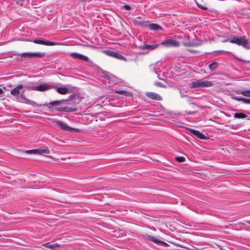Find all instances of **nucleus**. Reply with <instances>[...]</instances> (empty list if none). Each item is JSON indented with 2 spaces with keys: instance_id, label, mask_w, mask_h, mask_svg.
<instances>
[{
  "instance_id": "a211bd4d",
  "label": "nucleus",
  "mask_w": 250,
  "mask_h": 250,
  "mask_svg": "<svg viewBox=\"0 0 250 250\" xmlns=\"http://www.w3.org/2000/svg\"><path fill=\"white\" fill-rule=\"evenodd\" d=\"M23 85V88L26 89L28 90H35V87L36 86L34 85L32 83H27Z\"/></svg>"
},
{
  "instance_id": "f8f14e48",
  "label": "nucleus",
  "mask_w": 250,
  "mask_h": 250,
  "mask_svg": "<svg viewBox=\"0 0 250 250\" xmlns=\"http://www.w3.org/2000/svg\"><path fill=\"white\" fill-rule=\"evenodd\" d=\"M70 56L72 57H73V58H76L78 59L83 60L85 61H88L89 60L88 58L87 57L84 56L82 54L78 53H71L70 54Z\"/></svg>"
},
{
  "instance_id": "473e14b6",
  "label": "nucleus",
  "mask_w": 250,
  "mask_h": 250,
  "mask_svg": "<svg viewBox=\"0 0 250 250\" xmlns=\"http://www.w3.org/2000/svg\"><path fill=\"white\" fill-rule=\"evenodd\" d=\"M214 52H216L217 53H226L227 51H225L224 50H217V51H214Z\"/></svg>"
},
{
  "instance_id": "4468645a",
  "label": "nucleus",
  "mask_w": 250,
  "mask_h": 250,
  "mask_svg": "<svg viewBox=\"0 0 250 250\" xmlns=\"http://www.w3.org/2000/svg\"><path fill=\"white\" fill-rule=\"evenodd\" d=\"M62 101H55L53 102H50L48 104H42L43 106H46L48 107L49 108H51L52 106H57L61 104ZM40 106H42V105H40Z\"/></svg>"
},
{
  "instance_id": "1a4fd4ad",
  "label": "nucleus",
  "mask_w": 250,
  "mask_h": 250,
  "mask_svg": "<svg viewBox=\"0 0 250 250\" xmlns=\"http://www.w3.org/2000/svg\"><path fill=\"white\" fill-rule=\"evenodd\" d=\"M187 130L200 139H206V138L205 135L199 131L190 128H187Z\"/></svg>"
},
{
  "instance_id": "ddd939ff",
  "label": "nucleus",
  "mask_w": 250,
  "mask_h": 250,
  "mask_svg": "<svg viewBox=\"0 0 250 250\" xmlns=\"http://www.w3.org/2000/svg\"><path fill=\"white\" fill-rule=\"evenodd\" d=\"M106 53L109 56L114 57L115 58L119 59L120 60H124L125 59V58L124 56H123L122 55H120V54H119L117 52H114L112 51H106Z\"/></svg>"
},
{
  "instance_id": "c9c22d12",
  "label": "nucleus",
  "mask_w": 250,
  "mask_h": 250,
  "mask_svg": "<svg viewBox=\"0 0 250 250\" xmlns=\"http://www.w3.org/2000/svg\"><path fill=\"white\" fill-rule=\"evenodd\" d=\"M193 113H192V112H188V114H193Z\"/></svg>"
},
{
  "instance_id": "4be33fe9",
  "label": "nucleus",
  "mask_w": 250,
  "mask_h": 250,
  "mask_svg": "<svg viewBox=\"0 0 250 250\" xmlns=\"http://www.w3.org/2000/svg\"><path fill=\"white\" fill-rule=\"evenodd\" d=\"M147 239L155 243H161V241H159L156 237L152 235L147 236Z\"/></svg>"
},
{
  "instance_id": "7ed1b4c3",
  "label": "nucleus",
  "mask_w": 250,
  "mask_h": 250,
  "mask_svg": "<svg viewBox=\"0 0 250 250\" xmlns=\"http://www.w3.org/2000/svg\"><path fill=\"white\" fill-rule=\"evenodd\" d=\"M57 83H43L39 85L36 86L35 87L36 91H44L49 89L56 88Z\"/></svg>"
},
{
  "instance_id": "9d476101",
  "label": "nucleus",
  "mask_w": 250,
  "mask_h": 250,
  "mask_svg": "<svg viewBox=\"0 0 250 250\" xmlns=\"http://www.w3.org/2000/svg\"><path fill=\"white\" fill-rule=\"evenodd\" d=\"M34 43L36 44H42L45 45H55L57 44L56 42H49L47 41H44V40H41L39 39H35L34 40L32 41Z\"/></svg>"
},
{
  "instance_id": "cd10ccee",
  "label": "nucleus",
  "mask_w": 250,
  "mask_h": 250,
  "mask_svg": "<svg viewBox=\"0 0 250 250\" xmlns=\"http://www.w3.org/2000/svg\"><path fill=\"white\" fill-rule=\"evenodd\" d=\"M29 104V105H31L33 106H39V105L37 104L36 102H34V101H32L30 100H29L27 101V104Z\"/></svg>"
},
{
  "instance_id": "c85d7f7f",
  "label": "nucleus",
  "mask_w": 250,
  "mask_h": 250,
  "mask_svg": "<svg viewBox=\"0 0 250 250\" xmlns=\"http://www.w3.org/2000/svg\"><path fill=\"white\" fill-rule=\"evenodd\" d=\"M175 159L179 162H183L185 161V158L184 157H177Z\"/></svg>"
},
{
  "instance_id": "5701e85b",
  "label": "nucleus",
  "mask_w": 250,
  "mask_h": 250,
  "mask_svg": "<svg viewBox=\"0 0 250 250\" xmlns=\"http://www.w3.org/2000/svg\"><path fill=\"white\" fill-rule=\"evenodd\" d=\"M247 117V116L242 113H235L234 114V117L237 119H243Z\"/></svg>"
},
{
  "instance_id": "f3484780",
  "label": "nucleus",
  "mask_w": 250,
  "mask_h": 250,
  "mask_svg": "<svg viewBox=\"0 0 250 250\" xmlns=\"http://www.w3.org/2000/svg\"><path fill=\"white\" fill-rule=\"evenodd\" d=\"M233 99L239 102H242L244 104H250V98H241L239 97H235Z\"/></svg>"
},
{
  "instance_id": "f257e3e1",
  "label": "nucleus",
  "mask_w": 250,
  "mask_h": 250,
  "mask_svg": "<svg viewBox=\"0 0 250 250\" xmlns=\"http://www.w3.org/2000/svg\"><path fill=\"white\" fill-rule=\"evenodd\" d=\"M229 41L231 43L236 44L239 46H242L246 49H250V43L245 39L244 37H232L230 40L225 39L222 41V42H226Z\"/></svg>"
},
{
  "instance_id": "e433bc0d",
  "label": "nucleus",
  "mask_w": 250,
  "mask_h": 250,
  "mask_svg": "<svg viewBox=\"0 0 250 250\" xmlns=\"http://www.w3.org/2000/svg\"><path fill=\"white\" fill-rule=\"evenodd\" d=\"M247 222H248V223L250 224V221H248Z\"/></svg>"
},
{
  "instance_id": "b1692460",
  "label": "nucleus",
  "mask_w": 250,
  "mask_h": 250,
  "mask_svg": "<svg viewBox=\"0 0 250 250\" xmlns=\"http://www.w3.org/2000/svg\"><path fill=\"white\" fill-rule=\"evenodd\" d=\"M238 93L246 97H250V90H245L240 91L239 92H238Z\"/></svg>"
},
{
  "instance_id": "9b49d317",
  "label": "nucleus",
  "mask_w": 250,
  "mask_h": 250,
  "mask_svg": "<svg viewBox=\"0 0 250 250\" xmlns=\"http://www.w3.org/2000/svg\"><path fill=\"white\" fill-rule=\"evenodd\" d=\"M146 96L152 100H157V101H162V98L159 94L154 93V92H147L146 93Z\"/></svg>"
},
{
  "instance_id": "0eeeda50",
  "label": "nucleus",
  "mask_w": 250,
  "mask_h": 250,
  "mask_svg": "<svg viewBox=\"0 0 250 250\" xmlns=\"http://www.w3.org/2000/svg\"><path fill=\"white\" fill-rule=\"evenodd\" d=\"M52 123L55 124L59 126L62 130L64 131H69L71 130H76V129L68 126L66 124H65L64 123L61 121L53 120Z\"/></svg>"
},
{
  "instance_id": "7c9ffc66",
  "label": "nucleus",
  "mask_w": 250,
  "mask_h": 250,
  "mask_svg": "<svg viewBox=\"0 0 250 250\" xmlns=\"http://www.w3.org/2000/svg\"><path fill=\"white\" fill-rule=\"evenodd\" d=\"M197 6H198L199 8H201V9H203V10H206V9H207V7H205V6H202V5H200V4H197Z\"/></svg>"
},
{
  "instance_id": "423d86ee",
  "label": "nucleus",
  "mask_w": 250,
  "mask_h": 250,
  "mask_svg": "<svg viewBox=\"0 0 250 250\" xmlns=\"http://www.w3.org/2000/svg\"><path fill=\"white\" fill-rule=\"evenodd\" d=\"M160 44L166 47L178 46H179V42L173 39H167L160 43Z\"/></svg>"
},
{
  "instance_id": "c756f323",
  "label": "nucleus",
  "mask_w": 250,
  "mask_h": 250,
  "mask_svg": "<svg viewBox=\"0 0 250 250\" xmlns=\"http://www.w3.org/2000/svg\"><path fill=\"white\" fill-rule=\"evenodd\" d=\"M124 8L126 10H129L131 9V7L129 5H125L124 6Z\"/></svg>"
},
{
  "instance_id": "6ab92c4d",
  "label": "nucleus",
  "mask_w": 250,
  "mask_h": 250,
  "mask_svg": "<svg viewBox=\"0 0 250 250\" xmlns=\"http://www.w3.org/2000/svg\"><path fill=\"white\" fill-rule=\"evenodd\" d=\"M43 246L46 248H49L51 249H54L58 248L60 246L57 243L51 244L50 243H45L43 245Z\"/></svg>"
},
{
  "instance_id": "aec40b11",
  "label": "nucleus",
  "mask_w": 250,
  "mask_h": 250,
  "mask_svg": "<svg viewBox=\"0 0 250 250\" xmlns=\"http://www.w3.org/2000/svg\"><path fill=\"white\" fill-rule=\"evenodd\" d=\"M44 56V53L42 52L31 53V58H42Z\"/></svg>"
},
{
  "instance_id": "393cba45",
  "label": "nucleus",
  "mask_w": 250,
  "mask_h": 250,
  "mask_svg": "<svg viewBox=\"0 0 250 250\" xmlns=\"http://www.w3.org/2000/svg\"><path fill=\"white\" fill-rule=\"evenodd\" d=\"M218 67V62H214L212 63H210L208 67L210 70L213 71L215 70Z\"/></svg>"
},
{
  "instance_id": "6e6552de",
  "label": "nucleus",
  "mask_w": 250,
  "mask_h": 250,
  "mask_svg": "<svg viewBox=\"0 0 250 250\" xmlns=\"http://www.w3.org/2000/svg\"><path fill=\"white\" fill-rule=\"evenodd\" d=\"M160 43L157 42H153L151 44H144L141 45L140 48L142 50H153L159 47Z\"/></svg>"
},
{
  "instance_id": "2f4dec72",
  "label": "nucleus",
  "mask_w": 250,
  "mask_h": 250,
  "mask_svg": "<svg viewBox=\"0 0 250 250\" xmlns=\"http://www.w3.org/2000/svg\"><path fill=\"white\" fill-rule=\"evenodd\" d=\"M155 85L156 86H159V87H164V85L162 84L161 83L159 82H156L155 83Z\"/></svg>"
},
{
  "instance_id": "dca6fc26",
  "label": "nucleus",
  "mask_w": 250,
  "mask_h": 250,
  "mask_svg": "<svg viewBox=\"0 0 250 250\" xmlns=\"http://www.w3.org/2000/svg\"><path fill=\"white\" fill-rule=\"evenodd\" d=\"M55 88L56 89V91H57V92L58 93L62 94V95L66 94L69 91V89L67 87H64V86L57 87V86L56 88Z\"/></svg>"
},
{
  "instance_id": "20e7f679",
  "label": "nucleus",
  "mask_w": 250,
  "mask_h": 250,
  "mask_svg": "<svg viewBox=\"0 0 250 250\" xmlns=\"http://www.w3.org/2000/svg\"><path fill=\"white\" fill-rule=\"evenodd\" d=\"M25 153L28 154H38L43 155L44 154H48L50 153V150L47 148L43 149H35L26 150Z\"/></svg>"
},
{
  "instance_id": "412c9836",
  "label": "nucleus",
  "mask_w": 250,
  "mask_h": 250,
  "mask_svg": "<svg viewBox=\"0 0 250 250\" xmlns=\"http://www.w3.org/2000/svg\"><path fill=\"white\" fill-rule=\"evenodd\" d=\"M17 100L20 102L25 104H27V101L28 100L23 94H21L19 97H17Z\"/></svg>"
},
{
  "instance_id": "2eb2a0df",
  "label": "nucleus",
  "mask_w": 250,
  "mask_h": 250,
  "mask_svg": "<svg viewBox=\"0 0 250 250\" xmlns=\"http://www.w3.org/2000/svg\"><path fill=\"white\" fill-rule=\"evenodd\" d=\"M147 26L151 30L159 31L163 30V28L161 26L156 23H150L148 24Z\"/></svg>"
},
{
  "instance_id": "39448f33",
  "label": "nucleus",
  "mask_w": 250,
  "mask_h": 250,
  "mask_svg": "<svg viewBox=\"0 0 250 250\" xmlns=\"http://www.w3.org/2000/svg\"><path fill=\"white\" fill-rule=\"evenodd\" d=\"M25 90L23 89V85L22 84L17 85L10 91L11 94L17 98L19 97L21 94H23Z\"/></svg>"
},
{
  "instance_id": "a878e982",
  "label": "nucleus",
  "mask_w": 250,
  "mask_h": 250,
  "mask_svg": "<svg viewBox=\"0 0 250 250\" xmlns=\"http://www.w3.org/2000/svg\"><path fill=\"white\" fill-rule=\"evenodd\" d=\"M115 92L116 94H122L127 96H129L131 94L130 92L125 90H116Z\"/></svg>"
},
{
  "instance_id": "f704fd0d",
  "label": "nucleus",
  "mask_w": 250,
  "mask_h": 250,
  "mask_svg": "<svg viewBox=\"0 0 250 250\" xmlns=\"http://www.w3.org/2000/svg\"><path fill=\"white\" fill-rule=\"evenodd\" d=\"M3 93V90L0 88V94H2Z\"/></svg>"
},
{
  "instance_id": "f03ea898",
  "label": "nucleus",
  "mask_w": 250,
  "mask_h": 250,
  "mask_svg": "<svg viewBox=\"0 0 250 250\" xmlns=\"http://www.w3.org/2000/svg\"><path fill=\"white\" fill-rule=\"evenodd\" d=\"M191 88H200L211 87L213 85L212 82L205 80V79L197 80L192 82L190 83Z\"/></svg>"
},
{
  "instance_id": "bb28decb",
  "label": "nucleus",
  "mask_w": 250,
  "mask_h": 250,
  "mask_svg": "<svg viewBox=\"0 0 250 250\" xmlns=\"http://www.w3.org/2000/svg\"><path fill=\"white\" fill-rule=\"evenodd\" d=\"M18 55L23 58H31L30 52H25L18 54Z\"/></svg>"
},
{
  "instance_id": "72a5a7b5",
  "label": "nucleus",
  "mask_w": 250,
  "mask_h": 250,
  "mask_svg": "<svg viewBox=\"0 0 250 250\" xmlns=\"http://www.w3.org/2000/svg\"><path fill=\"white\" fill-rule=\"evenodd\" d=\"M56 110L57 111H62L63 110L62 109V108H56Z\"/></svg>"
}]
</instances>
